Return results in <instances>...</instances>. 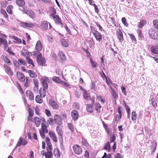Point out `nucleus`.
Instances as JSON below:
<instances>
[{"instance_id": "4c0bfd02", "label": "nucleus", "mask_w": 158, "mask_h": 158, "mask_svg": "<svg viewBox=\"0 0 158 158\" xmlns=\"http://www.w3.org/2000/svg\"><path fill=\"white\" fill-rule=\"evenodd\" d=\"M30 56L27 57H26V60L27 62L29 64L32 65L33 67H34L35 65L33 63V60L29 58Z\"/></svg>"}, {"instance_id": "ea45409f", "label": "nucleus", "mask_w": 158, "mask_h": 158, "mask_svg": "<svg viewBox=\"0 0 158 158\" xmlns=\"http://www.w3.org/2000/svg\"><path fill=\"white\" fill-rule=\"evenodd\" d=\"M146 23L147 22L145 20H142L139 22V24L138 25V27L139 28H142L146 24Z\"/></svg>"}, {"instance_id": "2f4dec72", "label": "nucleus", "mask_w": 158, "mask_h": 158, "mask_svg": "<svg viewBox=\"0 0 158 158\" xmlns=\"http://www.w3.org/2000/svg\"><path fill=\"white\" fill-rule=\"evenodd\" d=\"M83 96L84 98L86 100H88L90 99V98L89 94L87 93L86 91H85L83 92Z\"/></svg>"}, {"instance_id": "680f3d73", "label": "nucleus", "mask_w": 158, "mask_h": 158, "mask_svg": "<svg viewBox=\"0 0 158 158\" xmlns=\"http://www.w3.org/2000/svg\"><path fill=\"white\" fill-rule=\"evenodd\" d=\"M7 2L6 1H4L2 3L1 7L2 8H5L7 6Z\"/></svg>"}, {"instance_id": "2eb2a0df", "label": "nucleus", "mask_w": 158, "mask_h": 158, "mask_svg": "<svg viewBox=\"0 0 158 158\" xmlns=\"http://www.w3.org/2000/svg\"><path fill=\"white\" fill-rule=\"evenodd\" d=\"M49 134L51 138L54 142L56 143L57 142V138L54 132L52 131H50L49 133Z\"/></svg>"}, {"instance_id": "f704fd0d", "label": "nucleus", "mask_w": 158, "mask_h": 158, "mask_svg": "<svg viewBox=\"0 0 158 158\" xmlns=\"http://www.w3.org/2000/svg\"><path fill=\"white\" fill-rule=\"evenodd\" d=\"M58 135L59 136L58 137L59 139L60 140V147H63V138L62 137V132H60L57 133Z\"/></svg>"}, {"instance_id": "0e129e2a", "label": "nucleus", "mask_w": 158, "mask_h": 158, "mask_svg": "<svg viewBox=\"0 0 158 158\" xmlns=\"http://www.w3.org/2000/svg\"><path fill=\"white\" fill-rule=\"evenodd\" d=\"M28 111L29 112V115L30 116H32L33 115V111L32 109L29 108Z\"/></svg>"}, {"instance_id": "f03ea898", "label": "nucleus", "mask_w": 158, "mask_h": 158, "mask_svg": "<svg viewBox=\"0 0 158 158\" xmlns=\"http://www.w3.org/2000/svg\"><path fill=\"white\" fill-rule=\"evenodd\" d=\"M148 34L149 37L152 39L156 40L158 38V31L152 28L149 29Z\"/></svg>"}, {"instance_id": "a19ab883", "label": "nucleus", "mask_w": 158, "mask_h": 158, "mask_svg": "<svg viewBox=\"0 0 158 158\" xmlns=\"http://www.w3.org/2000/svg\"><path fill=\"white\" fill-rule=\"evenodd\" d=\"M7 43L6 40L3 38L0 37V44H2L4 46Z\"/></svg>"}, {"instance_id": "393cba45", "label": "nucleus", "mask_w": 158, "mask_h": 158, "mask_svg": "<svg viewBox=\"0 0 158 158\" xmlns=\"http://www.w3.org/2000/svg\"><path fill=\"white\" fill-rule=\"evenodd\" d=\"M9 37H11L14 40H13V42L17 44H19L22 43L21 40L20 38H19L16 36H9Z\"/></svg>"}, {"instance_id": "cd10ccee", "label": "nucleus", "mask_w": 158, "mask_h": 158, "mask_svg": "<svg viewBox=\"0 0 158 158\" xmlns=\"http://www.w3.org/2000/svg\"><path fill=\"white\" fill-rule=\"evenodd\" d=\"M34 120L35 124L37 127H39L40 124L41 119L39 118L35 117L34 118Z\"/></svg>"}, {"instance_id": "c756f323", "label": "nucleus", "mask_w": 158, "mask_h": 158, "mask_svg": "<svg viewBox=\"0 0 158 158\" xmlns=\"http://www.w3.org/2000/svg\"><path fill=\"white\" fill-rule=\"evenodd\" d=\"M95 108L96 110L98 113H100L101 112V106L100 104L98 103H96L95 105Z\"/></svg>"}, {"instance_id": "f257e3e1", "label": "nucleus", "mask_w": 158, "mask_h": 158, "mask_svg": "<svg viewBox=\"0 0 158 158\" xmlns=\"http://www.w3.org/2000/svg\"><path fill=\"white\" fill-rule=\"evenodd\" d=\"M54 11V12H53V13L50 14V18L53 19L56 24L60 26L61 27H62L63 24L61 22V19L58 15H56V10Z\"/></svg>"}, {"instance_id": "423d86ee", "label": "nucleus", "mask_w": 158, "mask_h": 158, "mask_svg": "<svg viewBox=\"0 0 158 158\" xmlns=\"http://www.w3.org/2000/svg\"><path fill=\"white\" fill-rule=\"evenodd\" d=\"M93 34L96 40L99 42L102 40L103 36L101 34L97 31H95L93 32Z\"/></svg>"}, {"instance_id": "f8f14e48", "label": "nucleus", "mask_w": 158, "mask_h": 158, "mask_svg": "<svg viewBox=\"0 0 158 158\" xmlns=\"http://www.w3.org/2000/svg\"><path fill=\"white\" fill-rule=\"evenodd\" d=\"M94 103V101L92 100V103L90 104H87L86 106V110L87 111L91 113L93 111L94 109L93 106Z\"/></svg>"}, {"instance_id": "6e6d98bb", "label": "nucleus", "mask_w": 158, "mask_h": 158, "mask_svg": "<svg viewBox=\"0 0 158 158\" xmlns=\"http://www.w3.org/2000/svg\"><path fill=\"white\" fill-rule=\"evenodd\" d=\"M115 137L114 135H113L110 136V140L111 143L114 142L115 140Z\"/></svg>"}, {"instance_id": "dca6fc26", "label": "nucleus", "mask_w": 158, "mask_h": 158, "mask_svg": "<svg viewBox=\"0 0 158 158\" xmlns=\"http://www.w3.org/2000/svg\"><path fill=\"white\" fill-rule=\"evenodd\" d=\"M58 55L61 61H65L66 60V57L62 51H60L58 53Z\"/></svg>"}, {"instance_id": "864d4df0", "label": "nucleus", "mask_w": 158, "mask_h": 158, "mask_svg": "<svg viewBox=\"0 0 158 158\" xmlns=\"http://www.w3.org/2000/svg\"><path fill=\"white\" fill-rule=\"evenodd\" d=\"M90 63L92 64V65L94 68H96L97 67V64L95 61H93L92 59H90Z\"/></svg>"}, {"instance_id": "b1692460", "label": "nucleus", "mask_w": 158, "mask_h": 158, "mask_svg": "<svg viewBox=\"0 0 158 158\" xmlns=\"http://www.w3.org/2000/svg\"><path fill=\"white\" fill-rule=\"evenodd\" d=\"M23 13H26L30 17L33 18L34 16V13L33 10H22Z\"/></svg>"}, {"instance_id": "4468645a", "label": "nucleus", "mask_w": 158, "mask_h": 158, "mask_svg": "<svg viewBox=\"0 0 158 158\" xmlns=\"http://www.w3.org/2000/svg\"><path fill=\"white\" fill-rule=\"evenodd\" d=\"M116 35H117L118 38L119 39V42H122L123 40V34L120 30L119 29L117 31Z\"/></svg>"}, {"instance_id": "49530a36", "label": "nucleus", "mask_w": 158, "mask_h": 158, "mask_svg": "<svg viewBox=\"0 0 158 158\" xmlns=\"http://www.w3.org/2000/svg\"><path fill=\"white\" fill-rule=\"evenodd\" d=\"M35 101L38 103H41L43 102V100L41 98L40 96L39 95H37L35 98Z\"/></svg>"}, {"instance_id": "69168bd1", "label": "nucleus", "mask_w": 158, "mask_h": 158, "mask_svg": "<svg viewBox=\"0 0 158 158\" xmlns=\"http://www.w3.org/2000/svg\"><path fill=\"white\" fill-rule=\"evenodd\" d=\"M1 13L3 14L6 18H7L8 17L7 14L6 10H1Z\"/></svg>"}, {"instance_id": "5701e85b", "label": "nucleus", "mask_w": 158, "mask_h": 158, "mask_svg": "<svg viewBox=\"0 0 158 158\" xmlns=\"http://www.w3.org/2000/svg\"><path fill=\"white\" fill-rule=\"evenodd\" d=\"M4 67L5 69L6 72L9 76H12L13 74V73L11 70L7 66L4 65Z\"/></svg>"}, {"instance_id": "e433bc0d", "label": "nucleus", "mask_w": 158, "mask_h": 158, "mask_svg": "<svg viewBox=\"0 0 158 158\" xmlns=\"http://www.w3.org/2000/svg\"><path fill=\"white\" fill-rule=\"evenodd\" d=\"M104 148L105 150H108V152L110 151L111 147L109 142H108L106 143V145L104 146Z\"/></svg>"}, {"instance_id": "58836bf2", "label": "nucleus", "mask_w": 158, "mask_h": 158, "mask_svg": "<svg viewBox=\"0 0 158 158\" xmlns=\"http://www.w3.org/2000/svg\"><path fill=\"white\" fill-rule=\"evenodd\" d=\"M16 3L18 5L21 6H23L25 4L23 0H16Z\"/></svg>"}, {"instance_id": "79ce46f5", "label": "nucleus", "mask_w": 158, "mask_h": 158, "mask_svg": "<svg viewBox=\"0 0 158 158\" xmlns=\"http://www.w3.org/2000/svg\"><path fill=\"white\" fill-rule=\"evenodd\" d=\"M54 154L55 156L56 157H59L60 156L59 151L57 149H55L54 150Z\"/></svg>"}, {"instance_id": "6e6552de", "label": "nucleus", "mask_w": 158, "mask_h": 158, "mask_svg": "<svg viewBox=\"0 0 158 158\" xmlns=\"http://www.w3.org/2000/svg\"><path fill=\"white\" fill-rule=\"evenodd\" d=\"M49 104L51 107L54 110H58L59 108V106L57 102L52 100H49Z\"/></svg>"}, {"instance_id": "c85d7f7f", "label": "nucleus", "mask_w": 158, "mask_h": 158, "mask_svg": "<svg viewBox=\"0 0 158 158\" xmlns=\"http://www.w3.org/2000/svg\"><path fill=\"white\" fill-rule=\"evenodd\" d=\"M46 89H40L39 90V93L40 96L42 98H44L45 97L46 94Z\"/></svg>"}, {"instance_id": "3c124183", "label": "nucleus", "mask_w": 158, "mask_h": 158, "mask_svg": "<svg viewBox=\"0 0 158 158\" xmlns=\"http://www.w3.org/2000/svg\"><path fill=\"white\" fill-rule=\"evenodd\" d=\"M153 23L154 27L158 29V20H154L153 22Z\"/></svg>"}, {"instance_id": "6ab92c4d", "label": "nucleus", "mask_w": 158, "mask_h": 158, "mask_svg": "<svg viewBox=\"0 0 158 158\" xmlns=\"http://www.w3.org/2000/svg\"><path fill=\"white\" fill-rule=\"evenodd\" d=\"M37 61L38 64L40 65H43L46 63L45 59L42 57L37 59Z\"/></svg>"}, {"instance_id": "f3484780", "label": "nucleus", "mask_w": 158, "mask_h": 158, "mask_svg": "<svg viewBox=\"0 0 158 158\" xmlns=\"http://www.w3.org/2000/svg\"><path fill=\"white\" fill-rule=\"evenodd\" d=\"M21 52L22 54L24 56L28 57L30 56H32L31 53L30 52H28L27 50L25 49H23L21 51Z\"/></svg>"}, {"instance_id": "e2e57ef3", "label": "nucleus", "mask_w": 158, "mask_h": 158, "mask_svg": "<svg viewBox=\"0 0 158 158\" xmlns=\"http://www.w3.org/2000/svg\"><path fill=\"white\" fill-rule=\"evenodd\" d=\"M48 151H51L52 149V145L51 143H49L47 144Z\"/></svg>"}, {"instance_id": "5fc2aeb1", "label": "nucleus", "mask_w": 158, "mask_h": 158, "mask_svg": "<svg viewBox=\"0 0 158 158\" xmlns=\"http://www.w3.org/2000/svg\"><path fill=\"white\" fill-rule=\"evenodd\" d=\"M82 144L85 147H87L88 145V144L86 141V140L84 139L82 140Z\"/></svg>"}, {"instance_id": "bb28decb", "label": "nucleus", "mask_w": 158, "mask_h": 158, "mask_svg": "<svg viewBox=\"0 0 158 158\" xmlns=\"http://www.w3.org/2000/svg\"><path fill=\"white\" fill-rule=\"evenodd\" d=\"M40 51H36L33 52V55L35 57H36L37 60L39 58L41 57H42L41 53L40 52Z\"/></svg>"}, {"instance_id": "7c9ffc66", "label": "nucleus", "mask_w": 158, "mask_h": 158, "mask_svg": "<svg viewBox=\"0 0 158 158\" xmlns=\"http://www.w3.org/2000/svg\"><path fill=\"white\" fill-rule=\"evenodd\" d=\"M68 126L72 132L74 133L75 130H76V128L71 123H68Z\"/></svg>"}, {"instance_id": "20e7f679", "label": "nucleus", "mask_w": 158, "mask_h": 158, "mask_svg": "<svg viewBox=\"0 0 158 158\" xmlns=\"http://www.w3.org/2000/svg\"><path fill=\"white\" fill-rule=\"evenodd\" d=\"M73 150L74 152L77 155L81 154L82 152V148L77 144H75L73 146Z\"/></svg>"}, {"instance_id": "37998d69", "label": "nucleus", "mask_w": 158, "mask_h": 158, "mask_svg": "<svg viewBox=\"0 0 158 158\" xmlns=\"http://www.w3.org/2000/svg\"><path fill=\"white\" fill-rule=\"evenodd\" d=\"M137 114L135 111H133L131 113V120L133 121L136 120Z\"/></svg>"}, {"instance_id": "ddd939ff", "label": "nucleus", "mask_w": 158, "mask_h": 158, "mask_svg": "<svg viewBox=\"0 0 158 158\" xmlns=\"http://www.w3.org/2000/svg\"><path fill=\"white\" fill-rule=\"evenodd\" d=\"M48 80V78L47 77L40 79L43 88L44 89H47L48 88V85L47 81Z\"/></svg>"}, {"instance_id": "4be33fe9", "label": "nucleus", "mask_w": 158, "mask_h": 158, "mask_svg": "<svg viewBox=\"0 0 158 158\" xmlns=\"http://www.w3.org/2000/svg\"><path fill=\"white\" fill-rule=\"evenodd\" d=\"M3 48L5 50H6L9 53L12 55L14 54V53L12 51L11 49H10V48L8 47V43H7L4 46H3Z\"/></svg>"}, {"instance_id": "8fccbe9b", "label": "nucleus", "mask_w": 158, "mask_h": 158, "mask_svg": "<svg viewBox=\"0 0 158 158\" xmlns=\"http://www.w3.org/2000/svg\"><path fill=\"white\" fill-rule=\"evenodd\" d=\"M128 34L130 36V37L131 39L132 42L135 44L136 42V40L135 37L132 34Z\"/></svg>"}, {"instance_id": "412c9836", "label": "nucleus", "mask_w": 158, "mask_h": 158, "mask_svg": "<svg viewBox=\"0 0 158 158\" xmlns=\"http://www.w3.org/2000/svg\"><path fill=\"white\" fill-rule=\"evenodd\" d=\"M26 94L27 97L30 100L32 101L34 99V95L31 91L27 90L26 92Z\"/></svg>"}, {"instance_id": "de8ad7c7", "label": "nucleus", "mask_w": 158, "mask_h": 158, "mask_svg": "<svg viewBox=\"0 0 158 158\" xmlns=\"http://www.w3.org/2000/svg\"><path fill=\"white\" fill-rule=\"evenodd\" d=\"M61 43L63 46L67 47L69 45L68 43L64 39H62L61 40Z\"/></svg>"}, {"instance_id": "338daca9", "label": "nucleus", "mask_w": 158, "mask_h": 158, "mask_svg": "<svg viewBox=\"0 0 158 158\" xmlns=\"http://www.w3.org/2000/svg\"><path fill=\"white\" fill-rule=\"evenodd\" d=\"M40 134L41 137L43 139H44L45 137V135L44 133L45 132H44V131H41V130L40 131Z\"/></svg>"}, {"instance_id": "603ef678", "label": "nucleus", "mask_w": 158, "mask_h": 158, "mask_svg": "<svg viewBox=\"0 0 158 158\" xmlns=\"http://www.w3.org/2000/svg\"><path fill=\"white\" fill-rule=\"evenodd\" d=\"M122 21L123 23V24L125 26L127 27L128 26V24L125 18H124V17L122 18Z\"/></svg>"}, {"instance_id": "72a5a7b5", "label": "nucleus", "mask_w": 158, "mask_h": 158, "mask_svg": "<svg viewBox=\"0 0 158 158\" xmlns=\"http://www.w3.org/2000/svg\"><path fill=\"white\" fill-rule=\"evenodd\" d=\"M28 73L31 77L33 78L36 77V74L33 70H29L28 71Z\"/></svg>"}, {"instance_id": "c03bdc74", "label": "nucleus", "mask_w": 158, "mask_h": 158, "mask_svg": "<svg viewBox=\"0 0 158 158\" xmlns=\"http://www.w3.org/2000/svg\"><path fill=\"white\" fill-rule=\"evenodd\" d=\"M45 156L46 158H50L52 157V153L51 151H48L45 153Z\"/></svg>"}, {"instance_id": "bf43d9fd", "label": "nucleus", "mask_w": 158, "mask_h": 158, "mask_svg": "<svg viewBox=\"0 0 158 158\" xmlns=\"http://www.w3.org/2000/svg\"><path fill=\"white\" fill-rule=\"evenodd\" d=\"M118 111L119 114L122 115V110H123V109L121 106H119L118 107Z\"/></svg>"}, {"instance_id": "774afa93", "label": "nucleus", "mask_w": 158, "mask_h": 158, "mask_svg": "<svg viewBox=\"0 0 158 158\" xmlns=\"http://www.w3.org/2000/svg\"><path fill=\"white\" fill-rule=\"evenodd\" d=\"M95 24L97 25V26L99 28V30L100 31H102L104 30L102 26L100 24H99L97 22H96L95 23Z\"/></svg>"}, {"instance_id": "c9c22d12", "label": "nucleus", "mask_w": 158, "mask_h": 158, "mask_svg": "<svg viewBox=\"0 0 158 158\" xmlns=\"http://www.w3.org/2000/svg\"><path fill=\"white\" fill-rule=\"evenodd\" d=\"M52 80L55 82L59 84H60L61 81L59 77L56 76H54L52 78Z\"/></svg>"}, {"instance_id": "a18cd8bd", "label": "nucleus", "mask_w": 158, "mask_h": 158, "mask_svg": "<svg viewBox=\"0 0 158 158\" xmlns=\"http://www.w3.org/2000/svg\"><path fill=\"white\" fill-rule=\"evenodd\" d=\"M18 64H22L23 65H26L27 64V63L26 61L22 59H20L18 60Z\"/></svg>"}, {"instance_id": "09e8293b", "label": "nucleus", "mask_w": 158, "mask_h": 158, "mask_svg": "<svg viewBox=\"0 0 158 158\" xmlns=\"http://www.w3.org/2000/svg\"><path fill=\"white\" fill-rule=\"evenodd\" d=\"M97 99L99 101H100L102 103H104L105 102V100L104 98H102L101 96H98L97 97Z\"/></svg>"}, {"instance_id": "4d7b16f0", "label": "nucleus", "mask_w": 158, "mask_h": 158, "mask_svg": "<svg viewBox=\"0 0 158 158\" xmlns=\"http://www.w3.org/2000/svg\"><path fill=\"white\" fill-rule=\"evenodd\" d=\"M123 105L125 107L127 112H130L131 110L129 107L128 105H127L126 103L125 102L124 103Z\"/></svg>"}, {"instance_id": "1a4fd4ad", "label": "nucleus", "mask_w": 158, "mask_h": 158, "mask_svg": "<svg viewBox=\"0 0 158 158\" xmlns=\"http://www.w3.org/2000/svg\"><path fill=\"white\" fill-rule=\"evenodd\" d=\"M17 76L18 79L21 82H23L25 81V78L24 74L20 72H17Z\"/></svg>"}, {"instance_id": "052dcab7", "label": "nucleus", "mask_w": 158, "mask_h": 158, "mask_svg": "<svg viewBox=\"0 0 158 158\" xmlns=\"http://www.w3.org/2000/svg\"><path fill=\"white\" fill-rule=\"evenodd\" d=\"M60 84H61L62 85L65 86L66 88H69V85L67 83L65 82L64 81H61Z\"/></svg>"}, {"instance_id": "13d9d810", "label": "nucleus", "mask_w": 158, "mask_h": 158, "mask_svg": "<svg viewBox=\"0 0 158 158\" xmlns=\"http://www.w3.org/2000/svg\"><path fill=\"white\" fill-rule=\"evenodd\" d=\"M138 37L139 38V40H142V38L143 37V35H142V33L141 30H139L138 32Z\"/></svg>"}, {"instance_id": "39448f33", "label": "nucleus", "mask_w": 158, "mask_h": 158, "mask_svg": "<svg viewBox=\"0 0 158 158\" xmlns=\"http://www.w3.org/2000/svg\"><path fill=\"white\" fill-rule=\"evenodd\" d=\"M27 143V142L25 139H23L22 137H21L19 138L15 146V148H17L22 145L23 146L26 145Z\"/></svg>"}, {"instance_id": "9b49d317", "label": "nucleus", "mask_w": 158, "mask_h": 158, "mask_svg": "<svg viewBox=\"0 0 158 158\" xmlns=\"http://www.w3.org/2000/svg\"><path fill=\"white\" fill-rule=\"evenodd\" d=\"M71 114L72 118L74 121H76L78 119L79 114L76 110H73L71 112Z\"/></svg>"}, {"instance_id": "473e14b6", "label": "nucleus", "mask_w": 158, "mask_h": 158, "mask_svg": "<svg viewBox=\"0 0 158 158\" xmlns=\"http://www.w3.org/2000/svg\"><path fill=\"white\" fill-rule=\"evenodd\" d=\"M152 104L154 108L157 106V101L155 98H153L151 99Z\"/></svg>"}, {"instance_id": "a878e982", "label": "nucleus", "mask_w": 158, "mask_h": 158, "mask_svg": "<svg viewBox=\"0 0 158 158\" xmlns=\"http://www.w3.org/2000/svg\"><path fill=\"white\" fill-rule=\"evenodd\" d=\"M151 49V52L153 54H157L158 53V47L157 46H152Z\"/></svg>"}, {"instance_id": "0eeeda50", "label": "nucleus", "mask_w": 158, "mask_h": 158, "mask_svg": "<svg viewBox=\"0 0 158 158\" xmlns=\"http://www.w3.org/2000/svg\"><path fill=\"white\" fill-rule=\"evenodd\" d=\"M19 24L20 26L25 28L27 27L31 28L34 26L33 23L30 22H20Z\"/></svg>"}, {"instance_id": "a211bd4d", "label": "nucleus", "mask_w": 158, "mask_h": 158, "mask_svg": "<svg viewBox=\"0 0 158 158\" xmlns=\"http://www.w3.org/2000/svg\"><path fill=\"white\" fill-rule=\"evenodd\" d=\"M110 89H111V93L112 96L114 99L116 101L117 99L118 98V95L117 93L115 91V90L111 87H110Z\"/></svg>"}, {"instance_id": "aec40b11", "label": "nucleus", "mask_w": 158, "mask_h": 158, "mask_svg": "<svg viewBox=\"0 0 158 158\" xmlns=\"http://www.w3.org/2000/svg\"><path fill=\"white\" fill-rule=\"evenodd\" d=\"M42 48V46L40 40H38L35 45V48L37 50L40 51Z\"/></svg>"}, {"instance_id": "9d476101", "label": "nucleus", "mask_w": 158, "mask_h": 158, "mask_svg": "<svg viewBox=\"0 0 158 158\" xmlns=\"http://www.w3.org/2000/svg\"><path fill=\"white\" fill-rule=\"evenodd\" d=\"M54 119L55 123L59 125L62 124V119L60 116L59 115H56L54 117Z\"/></svg>"}, {"instance_id": "7ed1b4c3", "label": "nucleus", "mask_w": 158, "mask_h": 158, "mask_svg": "<svg viewBox=\"0 0 158 158\" xmlns=\"http://www.w3.org/2000/svg\"><path fill=\"white\" fill-rule=\"evenodd\" d=\"M40 26L45 31L50 29L52 27L51 24L46 21L42 22L40 24Z\"/></svg>"}]
</instances>
